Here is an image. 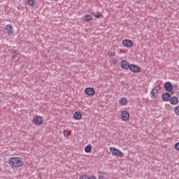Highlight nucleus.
I'll use <instances>...</instances> for the list:
<instances>
[{
    "label": "nucleus",
    "instance_id": "obj_1",
    "mask_svg": "<svg viewBox=\"0 0 179 179\" xmlns=\"http://www.w3.org/2000/svg\"><path fill=\"white\" fill-rule=\"evenodd\" d=\"M8 164L13 170H17L24 166V161L20 157H11L8 159Z\"/></svg>",
    "mask_w": 179,
    "mask_h": 179
},
{
    "label": "nucleus",
    "instance_id": "obj_2",
    "mask_svg": "<svg viewBox=\"0 0 179 179\" xmlns=\"http://www.w3.org/2000/svg\"><path fill=\"white\" fill-rule=\"evenodd\" d=\"M32 124L35 127H41L44 124V118L40 115H35L32 117Z\"/></svg>",
    "mask_w": 179,
    "mask_h": 179
},
{
    "label": "nucleus",
    "instance_id": "obj_3",
    "mask_svg": "<svg viewBox=\"0 0 179 179\" xmlns=\"http://www.w3.org/2000/svg\"><path fill=\"white\" fill-rule=\"evenodd\" d=\"M109 150L112 154V156H115V157H124V153L122 151L118 150L115 147H110Z\"/></svg>",
    "mask_w": 179,
    "mask_h": 179
},
{
    "label": "nucleus",
    "instance_id": "obj_4",
    "mask_svg": "<svg viewBox=\"0 0 179 179\" xmlns=\"http://www.w3.org/2000/svg\"><path fill=\"white\" fill-rule=\"evenodd\" d=\"M120 117L124 122H128L129 118H131V115L127 110H122L120 113Z\"/></svg>",
    "mask_w": 179,
    "mask_h": 179
},
{
    "label": "nucleus",
    "instance_id": "obj_5",
    "mask_svg": "<svg viewBox=\"0 0 179 179\" xmlns=\"http://www.w3.org/2000/svg\"><path fill=\"white\" fill-rule=\"evenodd\" d=\"M84 93H85L87 96L92 97L94 94H96V90L93 87H88L85 89Z\"/></svg>",
    "mask_w": 179,
    "mask_h": 179
},
{
    "label": "nucleus",
    "instance_id": "obj_6",
    "mask_svg": "<svg viewBox=\"0 0 179 179\" xmlns=\"http://www.w3.org/2000/svg\"><path fill=\"white\" fill-rule=\"evenodd\" d=\"M122 43L126 48H132L134 47V41H131V39H124L122 41Z\"/></svg>",
    "mask_w": 179,
    "mask_h": 179
},
{
    "label": "nucleus",
    "instance_id": "obj_7",
    "mask_svg": "<svg viewBox=\"0 0 179 179\" xmlns=\"http://www.w3.org/2000/svg\"><path fill=\"white\" fill-rule=\"evenodd\" d=\"M120 66L122 69H129L131 64L127 60H122L120 62Z\"/></svg>",
    "mask_w": 179,
    "mask_h": 179
},
{
    "label": "nucleus",
    "instance_id": "obj_8",
    "mask_svg": "<svg viewBox=\"0 0 179 179\" xmlns=\"http://www.w3.org/2000/svg\"><path fill=\"white\" fill-rule=\"evenodd\" d=\"M129 69L131 72H134V73H139V72H141V67L135 64H130Z\"/></svg>",
    "mask_w": 179,
    "mask_h": 179
},
{
    "label": "nucleus",
    "instance_id": "obj_9",
    "mask_svg": "<svg viewBox=\"0 0 179 179\" xmlns=\"http://www.w3.org/2000/svg\"><path fill=\"white\" fill-rule=\"evenodd\" d=\"M6 30L7 31V34L8 36H12V34H13L14 33V30H13V26H12V24H7L6 26Z\"/></svg>",
    "mask_w": 179,
    "mask_h": 179
},
{
    "label": "nucleus",
    "instance_id": "obj_10",
    "mask_svg": "<svg viewBox=\"0 0 179 179\" xmlns=\"http://www.w3.org/2000/svg\"><path fill=\"white\" fill-rule=\"evenodd\" d=\"M73 117L74 120L79 121V120H82L83 115L82 114V112H80V111H76L73 113Z\"/></svg>",
    "mask_w": 179,
    "mask_h": 179
},
{
    "label": "nucleus",
    "instance_id": "obj_11",
    "mask_svg": "<svg viewBox=\"0 0 179 179\" xmlns=\"http://www.w3.org/2000/svg\"><path fill=\"white\" fill-rule=\"evenodd\" d=\"M169 103L171 106H177L179 103L178 98L177 96H172L169 99Z\"/></svg>",
    "mask_w": 179,
    "mask_h": 179
},
{
    "label": "nucleus",
    "instance_id": "obj_12",
    "mask_svg": "<svg viewBox=\"0 0 179 179\" xmlns=\"http://www.w3.org/2000/svg\"><path fill=\"white\" fill-rule=\"evenodd\" d=\"M164 89L166 92H171L173 90V85H171V83H166L164 85Z\"/></svg>",
    "mask_w": 179,
    "mask_h": 179
},
{
    "label": "nucleus",
    "instance_id": "obj_13",
    "mask_svg": "<svg viewBox=\"0 0 179 179\" xmlns=\"http://www.w3.org/2000/svg\"><path fill=\"white\" fill-rule=\"evenodd\" d=\"M170 99H171V95H170L169 93L162 94V100H164V101H169Z\"/></svg>",
    "mask_w": 179,
    "mask_h": 179
},
{
    "label": "nucleus",
    "instance_id": "obj_14",
    "mask_svg": "<svg viewBox=\"0 0 179 179\" xmlns=\"http://www.w3.org/2000/svg\"><path fill=\"white\" fill-rule=\"evenodd\" d=\"M151 96H152V97H157V94H159V90L154 88L151 90Z\"/></svg>",
    "mask_w": 179,
    "mask_h": 179
},
{
    "label": "nucleus",
    "instance_id": "obj_15",
    "mask_svg": "<svg viewBox=\"0 0 179 179\" xmlns=\"http://www.w3.org/2000/svg\"><path fill=\"white\" fill-rule=\"evenodd\" d=\"M85 22H90L93 20V17L90 14H87L83 17Z\"/></svg>",
    "mask_w": 179,
    "mask_h": 179
},
{
    "label": "nucleus",
    "instance_id": "obj_16",
    "mask_svg": "<svg viewBox=\"0 0 179 179\" xmlns=\"http://www.w3.org/2000/svg\"><path fill=\"white\" fill-rule=\"evenodd\" d=\"M121 106H127L128 104V99L127 98H122L120 100Z\"/></svg>",
    "mask_w": 179,
    "mask_h": 179
},
{
    "label": "nucleus",
    "instance_id": "obj_17",
    "mask_svg": "<svg viewBox=\"0 0 179 179\" xmlns=\"http://www.w3.org/2000/svg\"><path fill=\"white\" fill-rule=\"evenodd\" d=\"M85 153H90V152H92V145H87L85 148Z\"/></svg>",
    "mask_w": 179,
    "mask_h": 179
},
{
    "label": "nucleus",
    "instance_id": "obj_18",
    "mask_svg": "<svg viewBox=\"0 0 179 179\" xmlns=\"http://www.w3.org/2000/svg\"><path fill=\"white\" fill-rule=\"evenodd\" d=\"M94 16L96 19H100V17H104V15H103V14H101V13H100V12H98V13L94 14Z\"/></svg>",
    "mask_w": 179,
    "mask_h": 179
},
{
    "label": "nucleus",
    "instance_id": "obj_19",
    "mask_svg": "<svg viewBox=\"0 0 179 179\" xmlns=\"http://www.w3.org/2000/svg\"><path fill=\"white\" fill-rule=\"evenodd\" d=\"M28 3V5H29V6H34V4L36 3V0H27V1Z\"/></svg>",
    "mask_w": 179,
    "mask_h": 179
},
{
    "label": "nucleus",
    "instance_id": "obj_20",
    "mask_svg": "<svg viewBox=\"0 0 179 179\" xmlns=\"http://www.w3.org/2000/svg\"><path fill=\"white\" fill-rule=\"evenodd\" d=\"M108 55L109 57H115V50H109L108 52Z\"/></svg>",
    "mask_w": 179,
    "mask_h": 179
},
{
    "label": "nucleus",
    "instance_id": "obj_21",
    "mask_svg": "<svg viewBox=\"0 0 179 179\" xmlns=\"http://www.w3.org/2000/svg\"><path fill=\"white\" fill-rule=\"evenodd\" d=\"M63 135L65 138H69V131H68V130H64L63 131Z\"/></svg>",
    "mask_w": 179,
    "mask_h": 179
},
{
    "label": "nucleus",
    "instance_id": "obj_22",
    "mask_svg": "<svg viewBox=\"0 0 179 179\" xmlns=\"http://www.w3.org/2000/svg\"><path fill=\"white\" fill-rule=\"evenodd\" d=\"M174 113H175L176 115H178V117H179V106H178L175 108Z\"/></svg>",
    "mask_w": 179,
    "mask_h": 179
},
{
    "label": "nucleus",
    "instance_id": "obj_23",
    "mask_svg": "<svg viewBox=\"0 0 179 179\" xmlns=\"http://www.w3.org/2000/svg\"><path fill=\"white\" fill-rule=\"evenodd\" d=\"M174 149L175 150H177L178 152H179V141L175 143Z\"/></svg>",
    "mask_w": 179,
    "mask_h": 179
},
{
    "label": "nucleus",
    "instance_id": "obj_24",
    "mask_svg": "<svg viewBox=\"0 0 179 179\" xmlns=\"http://www.w3.org/2000/svg\"><path fill=\"white\" fill-rule=\"evenodd\" d=\"M78 179H88V176L86 174L81 175Z\"/></svg>",
    "mask_w": 179,
    "mask_h": 179
},
{
    "label": "nucleus",
    "instance_id": "obj_25",
    "mask_svg": "<svg viewBox=\"0 0 179 179\" xmlns=\"http://www.w3.org/2000/svg\"><path fill=\"white\" fill-rule=\"evenodd\" d=\"M98 179H108V178H107V176H106L104 175H99Z\"/></svg>",
    "mask_w": 179,
    "mask_h": 179
},
{
    "label": "nucleus",
    "instance_id": "obj_26",
    "mask_svg": "<svg viewBox=\"0 0 179 179\" xmlns=\"http://www.w3.org/2000/svg\"><path fill=\"white\" fill-rule=\"evenodd\" d=\"M111 61H112V63L115 64H117V60L115 58H113Z\"/></svg>",
    "mask_w": 179,
    "mask_h": 179
},
{
    "label": "nucleus",
    "instance_id": "obj_27",
    "mask_svg": "<svg viewBox=\"0 0 179 179\" xmlns=\"http://www.w3.org/2000/svg\"><path fill=\"white\" fill-rule=\"evenodd\" d=\"M88 179H97V178L94 176H88Z\"/></svg>",
    "mask_w": 179,
    "mask_h": 179
},
{
    "label": "nucleus",
    "instance_id": "obj_28",
    "mask_svg": "<svg viewBox=\"0 0 179 179\" xmlns=\"http://www.w3.org/2000/svg\"><path fill=\"white\" fill-rule=\"evenodd\" d=\"M50 1H54V0H50Z\"/></svg>",
    "mask_w": 179,
    "mask_h": 179
}]
</instances>
